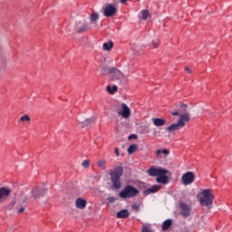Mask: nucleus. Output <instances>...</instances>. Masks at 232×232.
<instances>
[{
	"label": "nucleus",
	"mask_w": 232,
	"mask_h": 232,
	"mask_svg": "<svg viewBox=\"0 0 232 232\" xmlns=\"http://www.w3.org/2000/svg\"><path fill=\"white\" fill-rule=\"evenodd\" d=\"M148 173L150 177H157L156 182L158 184H168L169 180L168 179V169L162 168H150L148 169Z\"/></svg>",
	"instance_id": "f257e3e1"
},
{
	"label": "nucleus",
	"mask_w": 232,
	"mask_h": 232,
	"mask_svg": "<svg viewBox=\"0 0 232 232\" xmlns=\"http://www.w3.org/2000/svg\"><path fill=\"white\" fill-rule=\"evenodd\" d=\"M123 171L124 169L122 166H118L114 169L110 170V177L112 182V188H114V189H121L122 187L121 177H122Z\"/></svg>",
	"instance_id": "f03ea898"
},
{
	"label": "nucleus",
	"mask_w": 232,
	"mask_h": 232,
	"mask_svg": "<svg viewBox=\"0 0 232 232\" xmlns=\"http://www.w3.org/2000/svg\"><path fill=\"white\" fill-rule=\"evenodd\" d=\"M46 195V189L41 187L34 188L31 192L24 197V202H34V200H39Z\"/></svg>",
	"instance_id": "7ed1b4c3"
},
{
	"label": "nucleus",
	"mask_w": 232,
	"mask_h": 232,
	"mask_svg": "<svg viewBox=\"0 0 232 232\" xmlns=\"http://www.w3.org/2000/svg\"><path fill=\"white\" fill-rule=\"evenodd\" d=\"M199 204L201 206H205L208 209H211L213 206V198H215V196H213V193H211L210 189H204L199 195Z\"/></svg>",
	"instance_id": "20e7f679"
},
{
	"label": "nucleus",
	"mask_w": 232,
	"mask_h": 232,
	"mask_svg": "<svg viewBox=\"0 0 232 232\" xmlns=\"http://www.w3.org/2000/svg\"><path fill=\"white\" fill-rule=\"evenodd\" d=\"M140 191L138 190L137 188L131 186V185H127L123 190H121L119 193V197L121 198H133L139 195Z\"/></svg>",
	"instance_id": "39448f33"
},
{
	"label": "nucleus",
	"mask_w": 232,
	"mask_h": 232,
	"mask_svg": "<svg viewBox=\"0 0 232 232\" xmlns=\"http://www.w3.org/2000/svg\"><path fill=\"white\" fill-rule=\"evenodd\" d=\"M102 72L103 73H110L112 81H119L120 82H124L126 81L124 73L115 67L109 68L107 71L103 70Z\"/></svg>",
	"instance_id": "423d86ee"
},
{
	"label": "nucleus",
	"mask_w": 232,
	"mask_h": 232,
	"mask_svg": "<svg viewBox=\"0 0 232 232\" xmlns=\"http://www.w3.org/2000/svg\"><path fill=\"white\" fill-rule=\"evenodd\" d=\"M117 113L120 117H122V119H130L131 116V110H130V107H128L126 103H121V109H119Z\"/></svg>",
	"instance_id": "0eeeda50"
},
{
	"label": "nucleus",
	"mask_w": 232,
	"mask_h": 232,
	"mask_svg": "<svg viewBox=\"0 0 232 232\" xmlns=\"http://www.w3.org/2000/svg\"><path fill=\"white\" fill-rule=\"evenodd\" d=\"M117 14V7L113 5L107 4L103 7L104 17H113Z\"/></svg>",
	"instance_id": "6e6552de"
},
{
	"label": "nucleus",
	"mask_w": 232,
	"mask_h": 232,
	"mask_svg": "<svg viewBox=\"0 0 232 232\" xmlns=\"http://www.w3.org/2000/svg\"><path fill=\"white\" fill-rule=\"evenodd\" d=\"M181 179L184 186H189L195 182V173L188 171L182 175Z\"/></svg>",
	"instance_id": "1a4fd4ad"
},
{
	"label": "nucleus",
	"mask_w": 232,
	"mask_h": 232,
	"mask_svg": "<svg viewBox=\"0 0 232 232\" xmlns=\"http://www.w3.org/2000/svg\"><path fill=\"white\" fill-rule=\"evenodd\" d=\"M179 206L180 208V215H182L184 218H188V217L191 215V207L182 201L179 203Z\"/></svg>",
	"instance_id": "9d476101"
},
{
	"label": "nucleus",
	"mask_w": 232,
	"mask_h": 232,
	"mask_svg": "<svg viewBox=\"0 0 232 232\" xmlns=\"http://www.w3.org/2000/svg\"><path fill=\"white\" fill-rule=\"evenodd\" d=\"M184 113H189V109L188 108V105L181 103L179 111H172L171 115L177 117L178 115H183Z\"/></svg>",
	"instance_id": "9b49d317"
},
{
	"label": "nucleus",
	"mask_w": 232,
	"mask_h": 232,
	"mask_svg": "<svg viewBox=\"0 0 232 232\" xmlns=\"http://www.w3.org/2000/svg\"><path fill=\"white\" fill-rule=\"evenodd\" d=\"M189 121H191V118L189 117V113H184V114H179L178 122L182 128H184V126H186V124H188Z\"/></svg>",
	"instance_id": "f8f14e48"
},
{
	"label": "nucleus",
	"mask_w": 232,
	"mask_h": 232,
	"mask_svg": "<svg viewBox=\"0 0 232 232\" xmlns=\"http://www.w3.org/2000/svg\"><path fill=\"white\" fill-rule=\"evenodd\" d=\"M88 204V201L82 198H78L75 200V206L77 209H84Z\"/></svg>",
	"instance_id": "ddd939ff"
},
{
	"label": "nucleus",
	"mask_w": 232,
	"mask_h": 232,
	"mask_svg": "<svg viewBox=\"0 0 232 232\" xmlns=\"http://www.w3.org/2000/svg\"><path fill=\"white\" fill-rule=\"evenodd\" d=\"M182 126L177 121V123H172L169 127L166 128V131L169 133H173L175 131H179V130H182Z\"/></svg>",
	"instance_id": "4468645a"
},
{
	"label": "nucleus",
	"mask_w": 232,
	"mask_h": 232,
	"mask_svg": "<svg viewBox=\"0 0 232 232\" xmlns=\"http://www.w3.org/2000/svg\"><path fill=\"white\" fill-rule=\"evenodd\" d=\"M11 190L6 188H0V202H3V200H6L8 198V196L10 195Z\"/></svg>",
	"instance_id": "2eb2a0df"
},
{
	"label": "nucleus",
	"mask_w": 232,
	"mask_h": 232,
	"mask_svg": "<svg viewBox=\"0 0 232 232\" xmlns=\"http://www.w3.org/2000/svg\"><path fill=\"white\" fill-rule=\"evenodd\" d=\"M87 28H88V24H86V22L84 21L77 23L75 25V30L78 33L84 32L85 30H87Z\"/></svg>",
	"instance_id": "dca6fc26"
},
{
	"label": "nucleus",
	"mask_w": 232,
	"mask_h": 232,
	"mask_svg": "<svg viewBox=\"0 0 232 232\" xmlns=\"http://www.w3.org/2000/svg\"><path fill=\"white\" fill-rule=\"evenodd\" d=\"M77 121L82 125V128H88V126H92V124H93V122H95V120H93V118L87 119L84 121H82L81 120H77Z\"/></svg>",
	"instance_id": "f3484780"
},
{
	"label": "nucleus",
	"mask_w": 232,
	"mask_h": 232,
	"mask_svg": "<svg viewBox=\"0 0 232 232\" xmlns=\"http://www.w3.org/2000/svg\"><path fill=\"white\" fill-rule=\"evenodd\" d=\"M152 124L157 127L164 126L166 124V120L160 118H152Z\"/></svg>",
	"instance_id": "a211bd4d"
},
{
	"label": "nucleus",
	"mask_w": 232,
	"mask_h": 232,
	"mask_svg": "<svg viewBox=\"0 0 232 232\" xmlns=\"http://www.w3.org/2000/svg\"><path fill=\"white\" fill-rule=\"evenodd\" d=\"M117 218H128L130 217V211L128 209H121L116 214Z\"/></svg>",
	"instance_id": "6ab92c4d"
},
{
	"label": "nucleus",
	"mask_w": 232,
	"mask_h": 232,
	"mask_svg": "<svg viewBox=\"0 0 232 232\" xmlns=\"http://www.w3.org/2000/svg\"><path fill=\"white\" fill-rule=\"evenodd\" d=\"M160 189V185H153L151 188L145 190V195H151V193H157Z\"/></svg>",
	"instance_id": "aec40b11"
},
{
	"label": "nucleus",
	"mask_w": 232,
	"mask_h": 232,
	"mask_svg": "<svg viewBox=\"0 0 232 232\" xmlns=\"http://www.w3.org/2000/svg\"><path fill=\"white\" fill-rule=\"evenodd\" d=\"M173 223V221L171 219H167L163 222L162 224V229L163 231H166V229H169V227H171V224Z\"/></svg>",
	"instance_id": "412c9836"
},
{
	"label": "nucleus",
	"mask_w": 232,
	"mask_h": 232,
	"mask_svg": "<svg viewBox=\"0 0 232 232\" xmlns=\"http://www.w3.org/2000/svg\"><path fill=\"white\" fill-rule=\"evenodd\" d=\"M150 17V11L148 10H142L140 13V18L142 19L143 21H146Z\"/></svg>",
	"instance_id": "4be33fe9"
},
{
	"label": "nucleus",
	"mask_w": 232,
	"mask_h": 232,
	"mask_svg": "<svg viewBox=\"0 0 232 232\" xmlns=\"http://www.w3.org/2000/svg\"><path fill=\"white\" fill-rule=\"evenodd\" d=\"M90 21H91V23H93V24H95V23H97V21H99V14L98 13L91 14Z\"/></svg>",
	"instance_id": "5701e85b"
},
{
	"label": "nucleus",
	"mask_w": 232,
	"mask_h": 232,
	"mask_svg": "<svg viewBox=\"0 0 232 232\" xmlns=\"http://www.w3.org/2000/svg\"><path fill=\"white\" fill-rule=\"evenodd\" d=\"M137 148H138L137 144L130 145L127 150L129 155H132V153H135L137 151Z\"/></svg>",
	"instance_id": "b1692460"
},
{
	"label": "nucleus",
	"mask_w": 232,
	"mask_h": 232,
	"mask_svg": "<svg viewBox=\"0 0 232 232\" xmlns=\"http://www.w3.org/2000/svg\"><path fill=\"white\" fill-rule=\"evenodd\" d=\"M97 166L100 169H106V160H100L97 162Z\"/></svg>",
	"instance_id": "393cba45"
},
{
	"label": "nucleus",
	"mask_w": 232,
	"mask_h": 232,
	"mask_svg": "<svg viewBox=\"0 0 232 232\" xmlns=\"http://www.w3.org/2000/svg\"><path fill=\"white\" fill-rule=\"evenodd\" d=\"M111 48H113L112 42L103 44V50H107L108 52H110V50H111Z\"/></svg>",
	"instance_id": "a878e982"
},
{
	"label": "nucleus",
	"mask_w": 232,
	"mask_h": 232,
	"mask_svg": "<svg viewBox=\"0 0 232 232\" xmlns=\"http://www.w3.org/2000/svg\"><path fill=\"white\" fill-rule=\"evenodd\" d=\"M20 122H27L28 124H30V116L28 115H23L20 117Z\"/></svg>",
	"instance_id": "bb28decb"
},
{
	"label": "nucleus",
	"mask_w": 232,
	"mask_h": 232,
	"mask_svg": "<svg viewBox=\"0 0 232 232\" xmlns=\"http://www.w3.org/2000/svg\"><path fill=\"white\" fill-rule=\"evenodd\" d=\"M107 92L109 93H115V92H117V85H113V86H107Z\"/></svg>",
	"instance_id": "cd10ccee"
},
{
	"label": "nucleus",
	"mask_w": 232,
	"mask_h": 232,
	"mask_svg": "<svg viewBox=\"0 0 232 232\" xmlns=\"http://www.w3.org/2000/svg\"><path fill=\"white\" fill-rule=\"evenodd\" d=\"M159 43H160V41L159 39H154L152 41V46L153 48H159Z\"/></svg>",
	"instance_id": "c85d7f7f"
},
{
	"label": "nucleus",
	"mask_w": 232,
	"mask_h": 232,
	"mask_svg": "<svg viewBox=\"0 0 232 232\" xmlns=\"http://www.w3.org/2000/svg\"><path fill=\"white\" fill-rule=\"evenodd\" d=\"M82 168H90V160H85L82 163Z\"/></svg>",
	"instance_id": "c756f323"
},
{
	"label": "nucleus",
	"mask_w": 232,
	"mask_h": 232,
	"mask_svg": "<svg viewBox=\"0 0 232 232\" xmlns=\"http://www.w3.org/2000/svg\"><path fill=\"white\" fill-rule=\"evenodd\" d=\"M107 200H108L109 204H115V201L117 200V198L114 197H109L107 198Z\"/></svg>",
	"instance_id": "7c9ffc66"
},
{
	"label": "nucleus",
	"mask_w": 232,
	"mask_h": 232,
	"mask_svg": "<svg viewBox=\"0 0 232 232\" xmlns=\"http://www.w3.org/2000/svg\"><path fill=\"white\" fill-rule=\"evenodd\" d=\"M141 232H153V230H151V228H150L149 227H144L141 229Z\"/></svg>",
	"instance_id": "2f4dec72"
},
{
	"label": "nucleus",
	"mask_w": 232,
	"mask_h": 232,
	"mask_svg": "<svg viewBox=\"0 0 232 232\" xmlns=\"http://www.w3.org/2000/svg\"><path fill=\"white\" fill-rule=\"evenodd\" d=\"M161 153H163V155H169V150H168V149H164L161 150Z\"/></svg>",
	"instance_id": "473e14b6"
},
{
	"label": "nucleus",
	"mask_w": 232,
	"mask_h": 232,
	"mask_svg": "<svg viewBox=\"0 0 232 232\" xmlns=\"http://www.w3.org/2000/svg\"><path fill=\"white\" fill-rule=\"evenodd\" d=\"M24 207H20L17 210V213H24Z\"/></svg>",
	"instance_id": "72a5a7b5"
},
{
	"label": "nucleus",
	"mask_w": 232,
	"mask_h": 232,
	"mask_svg": "<svg viewBox=\"0 0 232 232\" xmlns=\"http://www.w3.org/2000/svg\"><path fill=\"white\" fill-rule=\"evenodd\" d=\"M132 209H139V205H137V203H134L132 206H131Z\"/></svg>",
	"instance_id": "f704fd0d"
},
{
	"label": "nucleus",
	"mask_w": 232,
	"mask_h": 232,
	"mask_svg": "<svg viewBox=\"0 0 232 232\" xmlns=\"http://www.w3.org/2000/svg\"><path fill=\"white\" fill-rule=\"evenodd\" d=\"M114 152L117 155V157H119V148H115Z\"/></svg>",
	"instance_id": "c9c22d12"
},
{
	"label": "nucleus",
	"mask_w": 232,
	"mask_h": 232,
	"mask_svg": "<svg viewBox=\"0 0 232 232\" xmlns=\"http://www.w3.org/2000/svg\"><path fill=\"white\" fill-rule=\"evenodd\" d=\"M160 153H162V150H158L156 151V155H160Z\"/></svg>",
	"instance_id": "e433bc0d"
},
{
	"label": "nucleus",
	"mask_w": 232,
	"mask_h": 232,
	"mask_svg": "<svg viewBox=\"0 0 232 232\" xmlns=\"http://www.w3.org/2000/svg\"><path fill=\"white\" fill-rule=\"evenodd\" d=\"M185 71H186V72H188V73H191V72L189 71V67H186V68H185Z\"/></svg>",
	"instance_id": "4c0bfd02"
},
{
	"label": "nucleus",
	"mask_w": 232,
	"mask_h": 232,
	"mask_svg": "<svg viewBox=\"0 0 232 232\" xmlns=\"http://www.w3.org/2000/svg\"><path fill=\"white\" fill-rule=\"evenodd\" d=\"M121 1V3H126V1H128V0H120Z\"/></svg>",
	"instance_id": "58836bf2"
},
{
	"label": "nucleus",
	"mask_w": 232,
	"mask_h": 232,
	"mask_svg": "<svg viewBox=\"0 0 232 232\" xmlns=\"http://www.w3.org/2000/svg\"><path fill=\"white\" fill-rule=\"evenodd\" d=\"M46 202H48V199H45V200L44 201V204H46Z\"/></svg>",
	"instance_id": "ea45409f"
},
{
	"label": "nucleus",
	"mask_w": 232,
	"mask_h": 232,
	"mask_svg": "<svg viewBox=\"0 0 232 232\" xmlns=\"http://www.w3.org/2000/svg\"><path fill=\"white\" fill-rule=\"evenodd\" d=\"M133 137H135V135H132ZM132 136H129V139H131Z\"/></svg>",
	"instance_id": "a19ab883"
}]
</instances>
